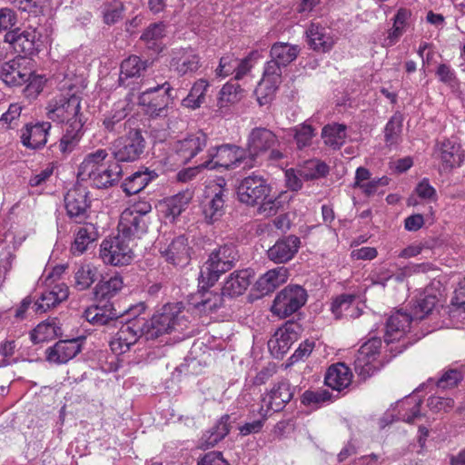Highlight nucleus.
<instances>
[{
    "instance_id": "obj_59",
    "label": "nucleus",
    "mask_w": 465,
    "mask_h": 465,
    "mask_svg": "<svg viewBox=\"0 0 465 465\" xmlns=\"http://www.w3.org/2000/svg\"><path fill=\"white\" fill-rule=\"evenodd\" d=\"M125 286L124 277L115 272L103 276L94 291H121Z\"/></svg>"
},
{
    "instance_id": "obj_43",
    "label": "nucleus",
    "mask_w": 465,
    "mask_h": 465,
    "mask_svg": "<svg viewBox=\"0 0 465 465\" xmlns=\"http://www.w3.org/2000/svg\"><path fill=\"white\" fill-rule=\"evenodd\" d=\"M425 292H420V295L414 302H410V314L413 321L422 320L434 309L437 298L433 294L424 295Z\"/></svg>"
},
{
    "instance_id": "obj_32",
    "label": "nucleus",
    "mask_w": 465,
    "mask_h": 465,
    "mask_svg": "<svg viewBox=\"0 0 465 465\" xmlns=\"http://www.w3.org/2000/svg\"><path fill=\"white\" fill-rule=\"evenodd\" d=\"M98 237V229L94 223H84L74 232V241L71 246L72 252L74 255L83 254L88 249V246L94 242Z\"/></svg>"
},
{
    "instance_id": "obj_28",
    "label": "nucleus",
    "mask_w": 465,
    "mask_h": 465,
    "mask_svg": "<svg viewBox=\"0 0 465 465\" xmlns=\"http://www.w3.org/2000/svg\"><path fill=\"white\" fill-rule=\"evenodd\" d=\"M122 175L123 168L120 163L114 160V162H109L107 165H102L88 178L92 180L95 187L102 189L114 186L120 181Z\"/></svg>"
},
{
    "instance_id": "obj_24",
    "label": "nucleus",
    "mask_w": 465,
    "mask_h": 465,
    "mask_svg": "<svg viewBox=\"0 0 465 465\" xmlns=\"http://www.w3.org/2000/svg\"><path fill=\"white\" fill-rule=\"evenodd\" d=\"M82 350L80 340H60L53 347L46 350V360L49 362L64 364L74 358Z\"/></svg>"
},
{
    "instance_id": "obj_1",
    "label": "nucleus",
    "mask_w": 465,
    "mask_h": 465,
    "mask_svg": "<svg viewBox=\"0 0 465 465\" xmlns=\"http://www.w3.org/2000/svg\"><path fill=\"white\" fill-rule=\"evenodd\" d=\"M183 302L167 303L149 321L144 320L145 341H154L173 331L187 330L189 322L183 314Z\"/></svg>"
},
{
    "instance_id": "obj_6",
    "label": "nucleus",
    "mask_w": 465,
    "mask_h": 465,
    "mask_svg": "<svg viewBox=\"0 0 465 465\" xmlns=\"http://www.w3.org/2000/svg\"><path fill=\"white\" fill-rule=\"evenodd\" d=\"M47 117L58 123L72 124L74 120H82L80 117L81 98L70 91L61 93L53 97L46 107Z\"/></svg>"
},
{
    "instance_id": "obj_31",
    "label": "nucleus",
    "mask_w": 465,
    "mask_h": 465,
    "mask_svg": "<svg viewBox=\"0 0 465 465\" xmlns=\"http://www.w3.org/2000/svg\"><path fill=\"white\" fill-rule=\"evenodd\" d=\"M63 335L62 324L57 318H48L40 322L31 332L33 343L45 342Z\"/></svg>"
},
{
    "instance_id": "obj_55",
    "label": "nucleus",
    "mask_w": 465,
    "mask_h": 465,
    "mask_svg": "<svg viewBox=\"0 0 465 465\" xmlns=\"http://www.w3.org/2000/svg\"><path fill=\"white\" fill-rule=\"evenodd\" d=\"M402 131V116L400 114H395L384 128L385 142L389 145L398 143Z\"/></svg>"
},
{
    "instance_id": "obj_16",
    "label": "nucleus",
    "mask_w": 465,
    "mask_h": 465,
    "mask_svg": "<svg viewBox=\"0 0 465 465\" xmlns=\"http://www.w3.org/2000/svg\"><path fill=\"white\" fill-rule=\"evenodd\" d=\"M159 252L167 262L175 266L184 267L191 260L188 239L184 235L175 236L168 243L160 244Z\"/></svg>"
},
{
    "instance_id": "obj_5",
    "label": "nucleus",
    "mask_w": 465,
    "mask_h": 465,
    "mask_svg": "<svg viewBox=\"0 0 465 465\" xmlns=\"http://www.w3.org/2000/svg\"><path fill=\"white\" fill-rule=\"evenodd\" d=\"M146 147V141L138 129L131 130L126 135L116 138L110 147L114 159L118 163H134L141 159Z\"/></svg>"
},
{
    "instance_id": "obj_51",
    "label": "nucleus",
    "mask_w": 465,
    "mask_h": 465,
    "mask_svg": "<svg viewBox=\"0 0 465 465\" xmlns=\"http://www.w3.org/2000/svg\"><path fill=\"white\" fill-rule=\"evenodd\" d=\"M114 292H103L100 299H98L97 304L103 308V310L109 313V312H123V316L124 314H130L139 316L142 312L145 310V304L144 302H139L134 305H130L128 308L124 310H117L114 304L109 301Z\"/></svg>"
},
{
    "instance_id": "obj_50",
    "label": "nucleus",
    "mask_w": 465,
    "mask_h": 465,
    "mask_svg": "<svg viewBox=\"0 0 465 465\" xmlns=\"http://www.w3.org/2000/svg\"><path fill=\"white\" fill-rule=\"evenodd\" d=\"M193 197V192L186 189L168 198L165 203L169 214L173 217L179 216L189 205Z\"/></svg>"
},
{
    "instance_id": "obj_53",
    "label": "nucleus",
    "mask_w": 465,
    "mask_h": 465,
    "mask_svg": "<svg viewBox=\"0 0 465 465\" xmlns=\"http://www.w3.org/2000/svg\"><path fill=\"white\" fill-rule=\"evenodd\" d=\"M75 287L84 291L97 280V270L90 264L81 266L74 274Z\"/></svg>"
},
{
    "instance_id": "obj_44",
    "label": "nucleus",
    "mask_w": 465,
    "mask_h": 465,
    "mask_svg": "<svg viewBox=\"0 0 465 465\" xmlns=\"http://www.w3.org/2000/svg\"><path fill=\"white\" fill-rule=\"evenodd\" d=\"M224 193L222 188L215 193L213 197L203 205V213L208 223L218 221L223 214L224 210Z\"/></svg>"
},
{
    "instance_id": "obj_41",
    "label": "nucleus",
    "mask_w": 465,
    "mask_h": 465,
    "mask_svg": "<svg viewBox=\"0 0 465 465\" xmlns=\"http://www.w3.org/2000/svg\"><path fill=\"white\" fill-rule=\"evenodd\" d=\"M346 125L341 124H330L322 130V138L325 145L332 149H340L346 140Z\"/></svg>"
},
{
    "instance_id": "obj_12",
    "label": "nucleus",
    "mask_w": 465,
    "mask_h": 465,
    "mask_svg": "<svg viewBox=\"0 0 465 465\" xmlns=\"http://www.w3.org/2000/svg\"><path fill=\"white\" fill-rule=\"evenodd\" d=\"M381 340L372 337L364 342L358 351L354 360V370L363 380L371 377L377 371L374 362L380 353Z\"/></svg>"
},
{
    "instance_id": "obj_34",
    "label": "nucleus",
    "mask_w": 465,
    "mask_h": 465,
    "mask_svg": "<svg viewBox=\"0 0 465 465\" xmlns=\"http://www.w3.org/2000/svg\"><path fill=\"white\" fill-rule=\"evenodd\" d=\"M230 415L224 414L216 424L207 430L201 439V447L209 449L215 446L230 432Z\"/></svg>"
},
{
    "instance_id": "obj_27",
    "label": "nucleus",
    "mask_w": 465,
    "mask_h": 465,
    "mask_svg": "<svg viewBox=\"0 0 465 465\" xmlns=\"http://www.w3.org/2000/svg\"><path fill=\"white\" fill-rule=\"evenodd\" d=\"M412 321L410 312L397 311L390 316L386 322L384 341L390 343L400 340L410 330Z\"/></svg>"
},
{
    "instance_id": "obj_13",
    "label": "nucleus",
    "mask_w": 465,
    "mask_h": 465,
    "mask_svg": "<svg viewBox=\"0 0 465 465\" xmlns=\"http://www.w3.org/2000/svg\"><path fill=\"white\" fill-rule=\"evenodd\" d=\"M270 191L271 187L262 176L252 174L242 180L237 188V194L240 202L255 205L265 200Z\"/></svg>"
},
{
    "instance_id": "obj_40",
    "label": "nucleus",
    "mask_w": 465,
    "mask_h": 465,
    "mask_svg": "<svg viewBox=\"0 0 465 465\" xmlns=\"http://www.w3.org/2000/svg\"><path fill=\"white\" fill-rule=\"evenodd\" d=\"M411 17L410 9L401 7L393 17L392 27L388 31V36L385 39L386 45L391 46L395 45L405 32Z\"/></svg>"
},
{
    "instance_id": "obj_18",
    "label": "nucleus",
    "mask_w": 465,
    "mask_h": 465,
    "mask_svg": "<svg viewBox=\"0 0 465 465\" xmlns=\"http://www.w3.org/2000/svg\"><path fill=\"white\" fill-rule=\"evenodd\" d=\"M36 39V30L32 28H16L5 35V41L10 44L16 53L23 54V57L34 55L38 52Z\"/></svg>"
},
{
    "instance_id": "obj_35",
    "label": "nucleus",
    "mask_w": 465,
    "mask_h": 465,
    "mask_svg": "<svg viewBox=\"0 0 465 465\" xmlns=\"http://www.w3.org/2000/svg\"><path fill=\"white\" fill-rule=\"evenodd\" d=\"M127 116L125 108L118 104L107 112L102 120V126L106 133L119 134L125 129L124 119Z\"/></svg>"
},
{
    "instance_id": "obj_26",
    "label": "nucleus",
    "mask_w": 465,
    "mask_h": 465,
    "mask_svg": "<svg viewBox=\"0 0 465 465\" xmlns=\"http://www.w3.org/2000/svg\"><path fill=\"white\" fill-rule=\"evenodd\" d=\"M301 244L300 238L295 235H288L279 239L273 246H272L267 253L270 260L276 263H283L295 255Z\"/></svg>"
},
{
    "instance_id": "obj_37",
    "label": "nucleus",
    "mask_w": 465,
    "mask_h": 465,
    "mask_svg": "<svg viewBox=\"0 0 465 465\" xmlns=\"http://www.w3.org/2000/svg\"><path fill=\"white\" fill-rule=\"evenodd\" d=\"M83 126L82 120H74L72 124H66L64 134L58 143V149L62 153H69L77 146L83 135Z\"/></svg>"
},
{
    "instance_id": "obj_60",
    "label": "nucleus",
    "mask_w": 465,
    "mask_h": 465,
    "mask_svg": "<svg viewBox=\"0 0 465 465\" xmlns=\"http://www.w3.org/2000/svg\"><path fill=\"white\" fill-rule=\"evenodd\" d=\"M260 206L258 207V213L265 217L275 215L279 211L284 209V201L281 195L275 198H268L262 200Z\"/></svg>"
},
{
    "instance_id": "obj_63",
    "label": "nucleus",
    "mask_w": 465,
    "mask_h": 465,
    "mask_svg": "<svg viewBox=\"0 0 465 465\" xmlns=\"http://www.w3.org/2000/svg\"><path fill=\"white\" fill-rule=\"evenodd\" d=\"M435 74L439 81L449 87L453 88L459 84L455 71L447 64H439Z\"/></svg>"
},
{
    "instance_id": "obj_10",
    "label": "nucleus",
    "mask_w": 465,
    "mask_h": 465,
    "mask_svg": "<svg viewBox=\"0 0 465 465\" xmlns=\"http://www.w3.org/2000/svg\"><path fill=\"white\" fill-rule=\"evenodd\" d=\"M432 156L440 161V170L450 172L460 167L464 161V153L456 137L443 138L433 146Z\"/></svg>"
},
{
    "instance_id": "obj_4",
    "label": "nucleus",
    "mask_w": 465,
    "mask_h": 465,
    "mask_svg": "<svg viewBox=\"0 0 465 465\" xmlns=\"http://www.w3.org/2000/svg\"><path fill=\"white\" fill-rule=\"evenodd\" d=\"M209 159L202 163L205 169L215 170L218 167L233 169L241 166L248 168V155L244 148L233 144H223L208 151Z\"/></svg>"
},
{
    "instance_id": "obj_57",
    "label": "nucleus",
    "mask_w": 465,
    "mask_h": 465,
    "mask_svg": "<svg viewBox=\"0 0 465 465\" xmlns=\"http://www.w3.org/2000/svg\"><path fill=\"white\" fill-rule=\"evenodd\" d=\"M124 4L119 0H113L105 3L103 7L104 22L107 25H114L122 19Z\"/></svg>"
},
{
    "instance_id": "obj_48",
    "label": "nucleus",
    "mask_w": 465,
    "mask_h": 465,
    "mask_svg": "<svg viewBox=\"0 0 465 465\" xmlns=\"http://www.w3.org/2000/svg\"><path fill=\"white\" fill-rule=\"evenodd\" d=\"M252 279L253 274L250 270L234 272L228 277L222 291H246Z\"/></svg>"
},
{
    "instance_id": "obj_14",
    "label": "nucleus",
    "mask_w": 465,
    "mask_h": 465,
    "mask_svg": "<svg viewBox=\"0 0 465 465\" xmlns=\"http://www.w3.org/2000/svg\"><path fill=\"white\" fill-rule=\"evenodd\" d=\"M225 293L231 297L235 296L232 294H242V292H191L187 296V310L198 315L214 312L223 306Z\"/></svg>"
},
{
    "instance_id": "obj_3",
    "label": "nucleus",
    "mask_w": 465,
    "mask_h": 465,
    "mask_svg": "<svg viewBox=\"0 0 465 465\" xmlns=\"http://www.w3.org/2000/svg\"><path fill=\"white\" fill-rule=\"evenodd\" d=\"M167 81L143 91L138 97V104L151 118H165L173 104L175 95Z\"/></svg>"
},
{
    "instance_id": "obj_22",
    "label": "nucleus",
    "mask_w": 465,
    "mask_h": 465,
    "mask_svg": "<svg viewBox=\"0 0 465 465\" xmlns=\"http://www.w3.org/2000/svg\"><path fill=\"white\" fill-rule=\"evenodd\" d=\"M307 301V292H278L273 300L271 312L283 319L305 304Z\"/></svg>"
},
{
    "instance_id": "obj_17",
    "label": "nucleus",
    "mask_w": 465,
    "mask_h": 465,
    "mask_svg": "<svg viewBox=\"0 0 465 465\" xmlns=\"http://www.w3.org/2000/svg\"><path fill=\"white\" fill-rule=\"evenodd\" d=\"M302 331L300 324L294 322H287L274 334L273 339L268 341L269 349L275 357H282L292 344L297 341Z\"/></svg>"
},
{
    "instance_id": "obj_33",
    "label": "nucleus",
    "mask_w": 465,
    "mask_h": 465,
    "mask_svg": "<svg viewBox=\"0 0 465 465\" xmlns=\"http://www.w3.org/2000/svg\"><path fill=\"white\" fill-rule=\"evenodd\" d=\"M285 68L281 65L277 61L271 58L265 64L262 78L259 83L257 92H262V89L267 90V94H272L277 89L279 84L282 82V69Z\"/></svg>"
},
{
    "instance_id": "obj_58",
    "label": "nucleus",
    "mask_w": 465,
    "mask_h": 465,
    "mask_svg": "<svg viewBox=\"0 0 465 465\" xmlns=\"http://www.w3.org/2000/svg\"><path fill=\"white\" fill-rule=\"evenodd\" d=\"M242 88L238 84L227 83L220 90L218 104L220 107L226 106L228 104H233L239 100V94Z\"/></svg>"
},
{
    "instance_id": "obj_64",
    "label": "nucleus",
    "mask_w": 465,
    "mask_h": 465,
    "mask_svg": "<svg viewBox=\"0 0 465 465\" xmlns=\"http://www.w3.org/2000/svg\"><path fill=\"white\" fill-rule=\"evenodd\" d=\"M294 139L299 149H302L311 144L314 135L313 128L309 124H301L294 128Z\"/></svg>"
},
{
    "instance_id": "obj_47",
    "label": "nucleus",
    "mask_w": 465,
    "mask_h": 465,
    "mask_svg": "<svg viewBox=\"0 0 465 465\" xmlns=\"http://www.w3.org/2000/svg\"><path fill=\"white\" fill-rule=\"evenodd\" d=\"M108 153L105 149H97L94 152L85 155L84 161L79 166V175L90 177L103 164L107 158Z\"/></svg>"
},
{
    "instance_id": "obj_45",
    "label": "nucleus",
    "mask_w": 465,
    "mask_h": 465,
    "mask_svg": "<svg viewBox=\"0 0 465 465\" xmlns=\"http://www.w3.org/2000/svg\"><path fill=\"white\" fill-rule=\"evenodd\" d=\"M148 66L147 61H143L137 55H131L121 64L119 82L124 84V80L132 77H139L141 73Z\"/></svg>"
},
{
    "instance_id": "obj_25",
    "label": "nucleus",
    "mask_w": 465,
    "mask_h": 465,
    "mask_svg": "<svg viewBox=\"0 0 465 465\" xmlns=\"http://www.w3.org/2000/svg\"><path fill=\"white\" fill-rule=\"evenodd\" d=\"M50 129L49 122L27 124L21 129V143L27 148L39 149L45 145Z\"/></svg>"
},
{
    "instance_id": "obj_56",
    "label": "nucleus",
    "mask_w": 465,
    "mask_h": 465,
    "mask_svg": "<svg viewBox=\"0 0 465 465\" xmlns=\"http://www.w3.org/2000/svg\"><path fill=\"white\" fill-rule=\"evenodd\" d=\"M23 107L19 104H11L0 117V127L3 130L15 129L19 124Z\"/></svg>"
},
{
    "instance_id": "obj_61",
    "label": "nucleus",
    "mask_w": 465,
    "mask_h": 465,
    "mask_svg": "<svg viewBox=\"0 0 465 465\" xmlns=\"http://www.w3.org/2000/svg\"><path fill=\"white\" fill-rule=\"evenodd\" d=\"M463 380V374L457 369H449L436 381V386L442 390L452 389Z\"/></svg>"
},
{
    "instance_id": "obj_39",
    "label": "nucleus",
    "mask_w": 465,
    "mask_h": 465,
    "mask_svg": "<svg viewBox=\"0 0 465 465\" xmlns=\"http://www.w3.org/2000/svg\"><path fill=\"white\" fill-rule=\"evenodd\" d=\"M165 35V25L162 22L151 24L142 34L140 39L145 46L153 53L163 50V38Z\"/></svg>"
},
{
    "instance_id": "obj_42",
    "label": "nucleus",
    "mask_w": 465,
    "mask_h": 465,
    "mask_svg": "<svg viewBox=\"0 0 465 465\" xmlns=\"http://www.w3.org/2000/svg\"><path fill=\"white\" fill-rule=\"evenodd\" d=\"M300 51L301 49L298 45L277 42L272 45L270 56L281 65L286 67L297 58Z\"/></svg>"
},
{
    "instance_id": "obj_30",
    "label": "nucleus",
    "mask_w": 465,
    "mask_h": 465,
    "mask_svg": "<svg viewBox=\"0 0 465 465\" xmlns=\"http://www.w3.org/2000/svg\"><path fill=\"white\" fill-rule=\"evenodd\" d=\"M308 44L314 51L326 53L330 51L334 40L330 34V30L318 24H312L306 31Z\"/></svg>"
},
{
    "instance_id": "obj_36",
    "label": "nucleus",
    "mask_w": 465,
    "mask_h": 465,
    "mask_svg": "<svg viewBox=\"0 0 465 465\" xmlns=\"http://www.w3.org/2000/svg\"><path fill=\"white\" fill-rule=\"evenodd\" d=\"M156 177L157 174L153 171H149L148 169L137 171L123 182V191L127 195L136 194Z\"/></svg>"
},
{
    "instance_id": "obj_21",
    "label": "nucleus",
    "mask_w": 465,
    "mask_h": 465,
    "mask_svg": "<svg viewBox=\"0 0 465 465\" xmlns=\"http://www.w3.org/2000/svg\"><path fill=\"white\" fill-rule=\"evenodd\" d=\"M293 388L287 380H282L270 390L262 399L264 411L277 412L292 399Z\"/></svg>"
},
{
    "instance_id": "obj_7",
    "label": "nucleus",
    "mask_w": 465,
    "mask_h": 465,
    "mask_svg": "<svg viewBox=\"0 0 465 465\" xmlns=\"http://www.w3.org/2000/svg\"><path fill=\"white\" fill-rule=\"evenodd\" d=\"M99 256L105 264L123 266L132 262L134 252L129 241L117 233L103 240Z\"/></svg>"
},
{
    "instance_id": "obj_46",
    "label": "nucleus",
    "mask_w": 465,
    "mask_h": 465,
    "mask_svg": "<svg viewBox=\"0 0 465 465\" xmlns=\"http://www.w3.org/2000/svg\"><path fill=\"white\" fill-rule=\"evenodd\" d=\"M208 87L209 83L205 79L197 80L188 95L182 100V105L190 109L199 108L205 101V93Z\"/></svg>"
},
{
    "instance_id": "obj_23",
    "label": "nucleus",
    "mask_w": 465,
    "mask_h": 465,
    "mask_svg": "<svg viewBox=\"0 0 465 465\" xmlns=\"http://www.w3.org/2000/svg\"><path fill=\"white\" fill-rule=\"evenodd\" d=\"M170 66L178 75L183 76L195 73L201 66V59L193 49L179 48L173 51Z\"/></svg>"
},
{
    "instance_id": "obj_11",
    "label": "nucleus",
    "mask_w": 465,
    "mask_h": 465,
    "mask_svg": "<svg viewBox=\"0 0 465 465\" xmlns=\"http://www.w3.org/2000/svg\"><path fill=\"white\" fill-rule=\"evenodd\" d=\"M33 76L31 62L19 55L0 64V79L8 86H22Z\"/></svg>"
},
{
    "instance_id": "obj_9",
    "label": "nucleus",
    "mask_w": 465,
    "mask_h": 465,
    "mask_svg": "<svg viewBox=\"0 0 465 465\" xmlns=\"http://www.w3.org/2000/svg\"><path fill=\"white\" fill-rule=\"evenodd\" d=\"M132 316L134 319L123 325L110 341V348L116 354L126 352L140 339L145 340L144 319Z\"/></svg>"
},
{
    "instance_id": "obj_52",
    "label": "nucleus",
    "mask_w": 465,
    "mask_h": 465,
    "mask_svg": "<svg viewBox=\"0 0 465 465\" xmlns=\"http://www.w3.org/2000/svg\"><path fill=\"white\" fill-rule=\"evenodd\" d=\"M98 311L99 308H97V306H90L84 311V317L93 325L103 326L108 325L111 322H114L123 316V312H109L103 314L99 313Z\"/></svg>"
},
{
    "instance_id": "obj_8",
    "label": "nucleus",
    "mask_w": 465,
    "mask_h": 465,
    "mask_svg": "<svg viewBox=\"0 0 465 465\" xmlns=\"http://www.w3.org/2000/svg\"><path fill=\"white\" fill-rule=\"evenodd\" d=\"M279 143L276 134L265 128L255 127L247 136L245 152L248 155V168L254 166L257 159Z\"/></svg>"
},
{
    "instance_id": "obj_15",
    "label": "nucleus",
    "mask_w": 465,
    "mask_h": 465,
    "mask_svg": "<svg viewBox=\"0 0 465 465\" xmlns=\"http://www.w3.org/2000/svg\"><path fill=\"white\" fill-rule=\"evenodd\" d=\"M89 193L83 186L71 188L64 195V207L66 214L75 223H81L87 219L90 208Z\"/></svg>"
},
{
    "instance_id": "obj_62",
    "label": "nucleus",
    "mask_w": 465,
    "mask_h": 465,
    "mask_svg": "<svg viewBox=\"0 0 465 465\" xmlns=\"http://www.w3.org/2000/svg\"><path fill=\"white\" fill-rule=\"evenodd\" d=\"M307 168L310 173L301 172V176L307 181L324 177L330 171L329 166L322 161H311L308 163Z\"/></svg>"
},
{
    "instance_id": "obj_2",
    "label": "nucleus",
    "mask_w": 465,
    "mask_h": 465,
    "mask_svg": "<svg viewBox=\"0 0 465 465\" xmlns=\"http://www.w3.org/2000/svg\"><path fill=\"white\" fill-rule=\"evenodd\" d=\"M238 251L233 243L214 249L203 265L199 274V291H207L219 280L221 274L230 271L238 260Z\"/></svg>"
},
{
    "instance_id": "obj_54",
    "label": "nucleus",
    "mask_w": 465,
    "mask_h": 465,
    "mask_svg": "<svg viewBox=\"0 0 465 465\" xmlns=\"http://www.w3.org/2000/svg\"><path fill=\"white\" fill-rule=\"evenodd\" d=\"M65 265H56L52 269H45L41 278L46 288H58V291H67L68 287L64 283L59 284L62 275L66 270Z\"/></svg>"
},
{
    "instance_id": "obj_29",
    "label": "nucleus",
    "mask_w": 465,
    "mask_h": 465,
    "mask_svg": "<svg viewBox=\"0 0 465 465\" xmlns=\"http://www.w3.org/2000/svg\"><path fill=\"white\" fill-rule=\"evenodd\" d=\"M352 373L350 368L342 362L332 364L326 371L324 383L332 390L341 391L351 383Z\"/></svg>"
},
{
    "instance_id": "obj_49",
    "label": "nucleus",
    "mask_w": 465,
    "mask_h": 465,
    "mask_svg": "<svg viewBox=\"0 0 465 465\" xmlns=\"http://www.w3.org/2000/svg\"><path fill=\"white\" fill-rule=\"evenodd\" d=\"M67 297L68 292H41V295L35 300L32 309L36 313H43L55 307Z\"/></svg>"
},
{
    "instance_id": "obj_19",
    "label": "nucleus",
    "mask_w": 465,
    "mask_h": 465,
    "mask_svg": "<svg viewBox=\"0 0 465 465\" xmlns=\"http://www.w3.org/2000/svg\"><path fill=\"white\" fill-rule=\"evenodd\" d=\"M207 134L203 131H197L187 134L173 144V151L180 160L186 163L202 152L207 145Z\"/></svg>"
},
{
    "instance_id": "obj_38",
    "label": "nucleus",
    "mask_w": 465,
    "mask_h": 465,
    "mask_svg": "<svg viewBox=\"0 0 465 465\" xmlns=\"http://www.w3.org/2000/svg\"><path fill=\"white\" fill-rule=\"evenodd\" d=\"M288 279V271L284 267H279L268 271L255 283V291H274L285 283Z\"/></svg>"
},
{
    "instance_id": "obj_20",
    "label": "nucleus",
    "mask_w": 465,
    "mask_h": 465,
    "mask_svg": "<svg viewBox=\"0 0 465 465\" xmlns=\"http://www.w3.org/2000/svg\"><path fill=\"white\" fill-rule=\"evenodd\" d=\"M149 219H143L134 212L123 211L117 226L118 233L129 242L142 238L148 231Z\"/></svg>"
}]
</instances>
